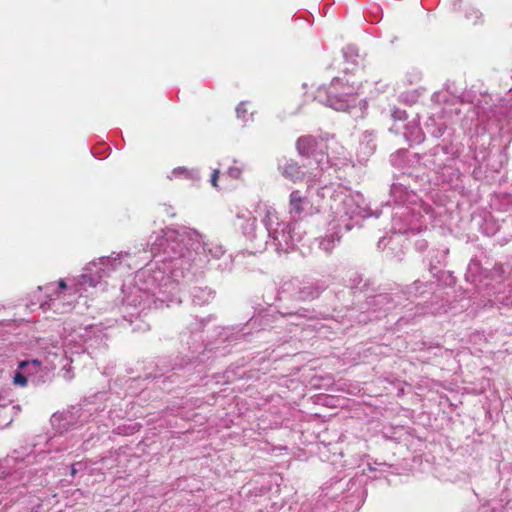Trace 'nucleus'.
Listing matches in <instances>:
<instances>
[{"mask_svg":"<svg viewBox=\"0 0 512 512\" xmlns=\"http://www.w3.org/2000/svg\"><path fill=\"white\" fill-rule=\"evenodd\" d=\"M360 84L345 78H334L328 90V102L335 110L344 111L354 103Z\"/></svg>","mask_w":512,"mask_h":512,"instance_id":"obj_1","label":"nucleus"},{"mask_svg":"<svg viewBox=\"0 0 512 512\" xmlns=\"http://www.w3.org/2000/svg\"><path fill=\"white\" fill-rule=\"evenodd\" d=\"M307 198L299 190H293L289 196L290 213L300 216L304 211Z\"/></svg>","mask_w":512,"mask_h":512,"instance_id":"obj_2","label":"nucleus"},{"mask_svg":"<svg viewBox=\"0 0 512 512\" xmlns=\"http://www.w3.org/2000/svg\"><path fill=\"white\" fill-rule=\"evenodd\" d=\"M282 175L292 182L297 183L304 179L305 173L298 163L291 161L283 167Z\"/></svg>","mask_w":512,"mask_h":512,"instance_id":"obj_3","label":"nucleus"},{"mask_svg":"<svg viewBox=\"0 0 512 512\" xmlns=\"http://www.w3.org/2000/svg\"><path fill=\"white\" fill-rule=\"evenodd\" d=\"M317 141L312 136H302L297 140V150L303 156H309L316 148Z\"/></svg>","mask_w":512,"mask_h":512,"instance_id":"obj_4","label":"nucleus"},{"mask_svg":"<svg viewBox=\"0 0 512 512\" xmlns=\"http://www.w3.org/2000/svg\"><path fill=\"white\" fill-rule=\"evenodd\" d=\"M13 383L15 385H19V386H26L27 385V378L25 377L24 374L20 373V372H17L13 378Z\"/></svg>","mask_w":512,"mask_h":512,"instance_id":"obj_5","label":"nucleus"},{"mask_svg":"<svg viewBox=\"0 0 512 512\" xmlns=\"http://www.w3.org/2000/svg\"><path fill=\"white\" fill-rule=\"evenodd\" d=\"M247 112V109H246V103L245 102H241L237 107H236V113H237V116L238 117H244L245 114Z\"/></svg>","mask_w":512,"mask_h":512,"instance_id":"obj_6","label":"nucleus"},{"mask_svg":"<svg viewBox=\"0 0 512 512\" xmlns=\"http://www.w3.org/2000/svg\"><path fill=\"white\" fill-rule=\"evenodd\" d=\"M218 178H219V170H214L211 175V184L215 188L218 187V184H217Z\"/></svg>","mask_w":512,"mask_h":512,"instance_id":"obj_7","label":"nucleus"},{"mask_svg":"<svg viewBox=\"0 0 512 512\" xmlns=\"http://www.w3.org/2000/svg\"><path fill=\"white\" fill-rule=\"evenodd\" d=\"M229 174L234 177V178H239L240 175H241V170L237 167H234V168H230L229 169Z\"/></svg>","mask_w":512,"mask_h":512,"instance_id":"obj_8","label":"nucleus"},{"mask_svg":"<svg viewBox=\"0 0 512 512\" xmlns=\"http://www.w3.org/2000/svg\"><path fill=\"white\" fill-rule=\"evenodd\" d=\"M58 287H59V289H61V290L66 289V288H67V284H66L65 280L60 279V280L58 281Z\"/></svg>","mask_w":512,"mask_h":512,"instance_id":"obj_9","label":"nucleus"},{"mask_svg":"<svg viewBox=\"0 0 512 512\" xmlns=\"http://www.w3.org/2000/svg\"><path fill=\"white\" fill-rule=\"evenodd\" d=\"M28 365H29V362H28V361H21V362L19 363V366H18V367H19V369H24V368H25L26 366H28Z\"/></svg>","mask_w":512,"mask_h":512,"instance_id":"obj_10","label":"nucleus"},{"mask_svg":"<svg viewBox=\"0 0 512 512\" xmlns=\"http://www.w3.org/2000/svg\"><path fill=\"white\" fill-rule=\"evenodd\" d=\"M76 473H77V470L75 469V467H74V466H72V468H71V475H72V476H75V475H76Z\"/></svg>","mask_w":512,"mask_h":512,"instance_id":"obj_11","label":"nucleus"},{"mask_svg":"<svg viewBox=\"0 0 512 512\" xmlns=\"http://www.w3.org/2000/svg\"><path fill=\"white\" fill-rule=\"evenodd\" d=\"M178 171H179V172H181V173H184V172H186V169H184V168H179V169H175V170H174V172H178Z\"/></svg>","mask_w":512,"mask_h":512,"instance_id":"obj_12","label":"nucleus"},{"mask_svg":"<svg viewBox=\"0 0 512 512\" xmlns=\"http://www.w3.org/2000/svg\"><path fill=\"white\" fill-rule=\"evenodd\" d=\"M32 363H33L34 365H37V366H39V365H40V362H39L38 360H33V362H32Z\"/></svg>","mask_w":512,"mask_h":512,"instance_id":"obj_13","label":"nucleus"}]
</instances>
